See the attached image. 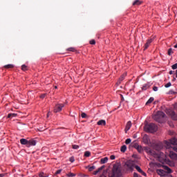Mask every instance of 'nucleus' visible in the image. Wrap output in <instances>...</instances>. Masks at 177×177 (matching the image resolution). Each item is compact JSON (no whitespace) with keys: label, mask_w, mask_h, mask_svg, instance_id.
<instances>
[{"label":"nucleus","mask_w":177,"mask_h":177,"mask_svg":"<svg viewBox=\"0 0 177 177\" xmlns=\"http://www.w3.org/2000/svg\"><path fill=\"white\" fill-rule=\"evenodd\" d=\"M163 143L168 152H169L167 155L169 156L170 158L173 160L177 158V154L175 153V152L177 153V138H171L169 141L165 140ZM171 150H174L175 152H173Z\"/></svg>","instance_id":"nucleus-1"},{"label":"nucleus","mask_w":177,"mask_h":177,"mask_svg":"<svg viewBox=\"0 0 177 177\" xmlns=\"http://www.w3.org/2000/svg\"><path fill=\"white\" fill-rule=\"evenodd\" d=\"M144 131L149 133L156 132L157 126L153 123L147 124L144 126Z\"/></svg>","instance_id":"nucleus-2"},{"label":"nucleus","mask_w":177,"mask_h":177,"mask_svg":"<svg viewBox=\"0 0 177 177\" xmlns=\"http://www.w3.org/2000/svg\"><path fill=\"white\" fill-rule=\"evenodd\" d=\"M146 152L149 155L153 156L154 158H156L158 159L162 158L164 155V153H157L156 151L151 150L150 148H147Z\"/></svg>","instance_id":"nucleus-3"},{"label":"nucleus","mask_w":177,"mask_h":177,"mask_svg":"<svg viewBox=\"0 0 177 177\" xmlns=\"http://www.w3.org/2000/svg\"><path fill=\"white\" fill-rule=\"evenodd\" d=\"M121 167L118 165H114L113 167V176L111 177H120Z\"/></svg>","instance_id":"nucleus-4"},{"label":"nucleus","mask_w":177,"mask_h":177,"mask_svg":"<svg viewBox=\"0 0 177 177\" xmlns=\"http://www.w3.org/2000/svg\"><path fill=\"white\" fill-rule=\"evenodd\" d=\"M166 116V114L164 113V112L162 111H158L156 114L153 116V120L159 123H161V120Z\"/></svg>","instance_id":"nucleus-5"},{"label":"nucleus","mask_w":177,"mask_h":177,"mask_svg":"<svg viewBox=\"0 0 177 177\" xmlns=\"http://www.w3.org/2000/svg\"><path fill=\"white\" fill-rule=\"evenodd\" d=\"M126 168L129 171H132L136 167L133 160H127L126 164Z\"/></svg>","instance_id":"nucleus-6"},{"label":"nucleus","mask_w":177,"mask_h":177,"mask_svg":"<svg viewBox=\"0 0 177 177\" xmlns=\"http://www.w3.org/2000/svg\"><path fill=\"white\" fill-rule=\"evenodd\" d=\"M167 114L168 115H170L171 118H172V120L177 121V114L175 113L174 111L173 110H167Z\"/></svg>","instance_id":"nucleus-7"},{"label":"nucleus","mask_w":177,"mask_h":177,"mask_svg":"<svg viewBox=\"0 0 177 177\" xmlns=\"http://www.w3.org/2000/svg\"><path fill=\"white\" fill-rule=\"evenodd\" d=\"M64 107V104H57L54 107V113H57L62 111V109Z\"/></svg>","instance_id":"nucleus-8"},{"label":"nucleus","mask_w":177,"mask_h":177,"mask_svg":"<svg viewBox=\"0 0 177 177\" xmlns=\"http://www.w3.org/2000/svg\"><path fill=\"white\" fill-rule=\"evenodd\" d=\"M142 141L144 142V144L148 145L149 146H150L151 145V141H150V138H149V136L147 135H144L143 138H142Z\"/></svg>","instance_id":"nucleus-9"},{"label":"nucleus","mask_w":177,"mask_h":177,"mask_svg":"<svg viewBox=\"0 0 177 177\" xmlns=\"http://www.w3.org/2000/svg\"><path fill=\"white\" fill-rule=\"evenodd\" d=\"M37 141L34 139L28 140V143L26 145L27 148H30L31 147L36 146Z\"/></svg>","instance_id":"nucleus-10"},{"label":"nucleus","mask_w":177,"mask_h":177,"mask_svg":"<svg viewBox=\"0 0 177 177\" xmlns=\"http://www.w3.org/2000/svg\"><path fill=\"white\" fill-rule=\"evenodd\" d=\"M153 42V39H149L147 40V42L145 44V46H144V50L146 49H148V48L150 46V44Z\"/></svg>","instance_id":"nucleus-11"},{"label":"nucleus","mask_w":177,"mask_h":177,"mask_svg":"<svg viewBox=\"0 0 177 177\" xmlns=\"http://www.w3.org/2000/svg\"><path fill=\"white\" fill-rule=\"evenodd\" d=\"M162 148V143L155 144V145L153 147V149L156 150L157 151L161 150Z\"/></svg>","instance_id":"nucleus-12"},{"label":"nucleus","mask_w":177,"mask_h":177,"mask_svg":"<svg viewBox=\"0 0 177 177\" xmlns=\"http://www.w3.org/2000/svg\"><path fill=\"white\" fill-rule=\"evenodd\" d=\"M135 168L136 170L138 171V172H140V174H142L143 176H146V173H145V171H143V170H142V169H140L139 166L136 165Z\"/></svg>","instance_id":"nucleus-13"},{"label":"nucleus","mask_w":177,"mask_h":177,"mask_svg":"<svg viewBox=\"0 0 177 177\" xmlns=\"http://www.w3.org/2000/svg\"><path fill=\"white\" fill-rule=\"evenodd\" d=\"M29 140L25 139V138H21L20 140H19V142L22 145H27L28 143Z\"/></svg>","instance_id":"nucleus-14"},{"label":"nucleus","mask_w":177,"mask_h":177,"mask_svg":"<svg viewBox=\"0 0 177 177\" xmlns=\"http://www.w3.org/2000/svg\"><path fill=\"white\" fill-rule=\"evenodd\" d=\"M131 128V122L129 121V122H127V126H126V129H124V131H126V133L130 130Z\"/></svg>","instance_id":"nucleus-15"},{"label":"nucleus","mask_w":177,"mask_h":177,"mask_svg":"<svg viewBox=\"0 0 177 177\" xmlns=\"http://www.w3.org/2000/svg\"><path fill=\"white\" fill-rule=\"evenodd\" d=\"M97 124L98 126H105L106 124V122L105 120H99V122H97Z\"/></svg>","instance_id":"nucleus-16"},{"label":"nucleus","mask_w":177,"mask_h":177,"mask_svg":"<svg viewBox=\"0 0 177 177\" xmlns=\"http://www.w3.org/2000/svg\"><path fill=\"white\" fill-rule=\"evenodd\" d=\"M108 162V158L105 157L104 158L100 159V163L101 164H105Z\"/></svg>","instance_id":"nucleus-17"},{"label":"nucleus","mask_w":177,"mask_h":177,"mask_svg":"<svg viewBox=\"0 0 177 177\" xmlns=\"http://www.w3.org/2000/svg\"><path fill=\"white\" fill-rule=\"evenodd\" d=\"M164 170L162 169H157L156 170V173L157 174L160 175V176H164Z\"/></svg>","instance_id":"nucleus-18"},{"label":"nucleus","mask_w":177,"mask_h":177,"mask_svg":"<svg viewBox=\"0 0 177 177\" xmlns=\"http://www.w3.org/2000/svg\"><path fill=\"white\" fill-rule=\"evenodd\" d=\"M142 4V1L139 0H136L134 3H133V6H140Z\"/></svg>","instance_id":"nucleus-19"},{"label":"nucleus","mask_w":177,"mask_h":177,"mask_svg":"<svg viewBox=\"0 0 177 177\" xmlns=\"http://www.w3.org/2000/svg\"><path fill=\"white\" fill-rule=\"evenodd\" d=\"M131 147H132L133 148L140 147V146L136 142H132Z\"/></svg>","instance_id":"nucleus-20"},{"label":"nucleus","mask_w":177,"mask_h":177,"mask_svg":"<svg viewBox=\"0 0 177 177\" xmlns=\"http://www.w3.org/2000/svg\"><path fill=\"white\" fill-rule=\"evenodd\" d=\"M13 67H15V66L12 65V64H8V65H5V66H4V68H5L6 69L12 68Z\"/></svg>","instance_id":"nucleus-21"},{"label":"nucleus","mask_w":177,"mask_h":177,"mask_svg":"<svg viewBox=\"0 0 177 177\" xmlns=\"http://www.w3.org/2000/svg\"><path fill=\"white\" fill-rule=\"evenodd\" d=\"M154 100L153 97H151L148 100V101H147L146 102V105H148L149 104H151Z\"/></svg>","instance_id":"nucleus-22"},{"label":"nucleus","mask_w":177,"mask_h":177,"mask_svg":"<svg viewBox=\"0 0 177 177\" xmlns=\"http://www.w3.org/2000/svg\"><path fill=\"white\" fill-rule=\"evenodd\" d=\"M120 151H121V152H122V153H125L126 151H127V146H126V145L122 146Z\"/></svg>","instance_id":"nucleus-23"},{"label":"nucleus","mask_w":177,"mask_h":177,"mask_svg":"<svg viewBox=\"0 0 177 177\" xmlns=\"http://www.w3.org/2000/svg\"><path fill=\"white\" fill-rule=\"evenodd\" d=\"M16 116H17V114L15 113H10L8 115V118H15Z\"/></svg>","instance_id":"nucleus-24"},{"label":"nucleus","mask_w":177,"mask_h":177,"mask_svg":"<svg viewBox=\"0 0 177 177\" xmlns=\"http://www.w3.org/2000/svg\"><path fill=\"white\" fill-rule=\"evenodd\" d=\"M165 171H167V173H168V174H171V169H169V167L165 166Z\"/></svg>","instance_id":"nucleus-25"},{"label":"nucleus","mask_w":177,"mask_h":177,"mask_svg":"<svg viewBox=\"0 0 177 177\" xmlns=\"http://www.w3.org/2000/svg\"><path fill=\"white\" fill-rule=\"evenodd\" d=\"M149 88V85L147 84H145L142 86V90L143 91H147Z\"/></svg>","instance_id":"nucleus-26"},{"label":"nucleus","mask_w":177,"mask_h":177,"mask_svg":"<svg viewBox=\"0 0 177 177\" xmlns=\"http://www.w3.org/2000/svg\"><path fill=\"white\" fill-rule=\"evenodd\" d=\"M84 156L86 158H88L91 156V152L87 151L84 152Z\"/></svg>","instance_id":"nucleus-27"},{"label":"nucleus","mask_w":177,"mask_h":177,"mask_svg":"<svg viewBox=\"0 0 177 177\" xmlns=\"http://www.w3.org/2000/svg\"><path fill=\"white\" fill-rule=\"evenodd\" d=\"M21 70L24 71H26L28 70V66H26V65H22Z\"/></svg>","instance_id":"nucleus-28"},{"label":"nucleus","mask_w":177,"mask_h":177,"mask_svg":"<svg viewBox=\"0 0 177 177\" xmlns=\"http://www.w3.org/2000/svg\"><path fill=\"white\" fill-rule=\"evenodd\" d=\"M67 51H71V52H75V48L73 47H70L67 49Z\"/></svg>","instance_id":"nucleus-29"},{"label":"nucleus","mask_w":177,"mask_h":177,"mask_svg":"<svg viewBox=\"0 0 177 177\" xmlns=\"http://www.w3.org/2000/svg\"><path fill=\"white\" fill-rule=\"evenodd\" d=\"M168 55H171L173 54V50H172V48H169L168 50V53H167Z\"/></svg>","instance_id":"nucleus-30"},{"label":"nucleus","mask_w":177,"mask_h":177,"mask_svg":"<svg viewBox=\"0 0 177 177\" xmlns=\"http://www.w3.org/2000/svg\"><path fill=\"white\" fill-rule=\"evenodd\" d=\"M135 149H137L138 151L140 152V153L142 151V147H136Z\"/></svg>","instance_id":"nucleus-31"},{"label":"nucleus","mask_w":177,"mask_h":177,"mask_svg":"<svg viewBox=\"0 0 177 177\" xmlns=\"http://www.w3.org/2000/svg\"><path fill=\"white\" fill-rule=\"evenodd\" d=\"M67 176H68V177H74V176H75V174H73V173H68V174H67Z\"/></svg>","instance_id":"nucleus-32"},{"label":"nucleus","mask_w":177,"mask_h":177,"mask_svg":"<svg viewBox=\"0 0 177 177\" xmlns=\"http://www.w3.org/2000/svg\"><path fill=\"white\" fill-rule=\"evenodd\" d=\"M89 44H90V45H95V44H96V42L95 41L94 39H91V40H90Z\"/></svg>","instance_id":"nucleus-33"},{"label":"nucleus","mask_w":177,"mask_h":177,"mask_svg":"<svg viewBox=\"0 0 177 177\" xmlns=\"http://www.w3.org/2000/svg\"><path fill=\"white\" fill-rule=\"evenodd\" d=\"M126 74H124L121 76L120 79H119V81L122 82L124 79L125 78Z\"/></svg>","instance_id":"nucleus-34"},{"label":"nucleus","mask_w":177,"mask_h":177,"mask_svg":"<svg viewBox=\"0 0 177 177\" xmlns=\"http://www.w3.org/2000/svg\"><path fill=\"white\" fill-rule=\"evenodd\" d=\"M131 138H127V140H126V144L127 145H129V144H131Z\"/></svg>","instance_id":"nucleus-35"},{"label":"nucleus","mask_w":177,"mask_h":177,"mask_svg":"<svg viewBox=\"0 0 177 177\" xmlns=\"http://www.w3.org/2000/svg\"><path fill=\"white\" fill-rule=\"evenodd\" d=\"M170 86H171V82H168L167 84L165 85V88H169Z\"/></svg>","instance_id":"nucleus-36"},{"label":"nucleus","mask_w":177,"mask_h":177,"mask_svg":"<svg viewBox=\"0 0 177 177\" xmlns=\"http://www.w3.org/2000/svg\"><path fill=\"white\" fill-rule=\"evenodd\" d=\"M72 147L73 149H78V148H80V147L77 145H73Z\"/></svg>","instance_id":"nucleus-37"},{"label":"nucleus","mask_w":177,"mask_h":177,"mask_svg":"<svg viewBox=\"0 0 177 177\" xmlns=\"http://www.w3.org/2000/svg\"><path fill=\"white\" fill-rule=\"evenodd\" d=\"M39 176V177H47V175H46L44 173H40Z\"/></svg>","instance_id":"nucleus-38"},{"label":"nucleus","mask_w":177,"mask_h":177,"mask_svg":"<svg viewBox=\"0 0 177 177\" xmlns=\"http://www.w3.org/2000/svg\"><path fill=\"white\" fill-rule=\"evenodd\" d=\"M81 117H82V118H86V114L85 113H82Z\"/></svg>","instance_id":"nucleus-39"},{"label":"nucleus","mask_w":177,"mask_h":177,"mask_svg":"<svg viewBox=\"0 0 177 177\" xmlns=\"http://www.w3.org/2000/svg\"><path fill=\"white\" fill-rule=\"evenodd\" d=\"M69 160H70L71 162H75V159H74L73 157H71Z\"/></svg>","instance_id":"nucleus-40"},{"label":"nucleus","mask_w":177,"mask_h":177,"mask_svg":"<svg viewBox=\"0 0 177 177\" xmlns=\"http://www.w3.org/2000/svg\"><path fill=\"white\" fill-rule=\"evenodd\" d=\"M94 169H95V167L94 166L90 167L89 169H88L89 171H92Z\"/></svg>","instance_id":"nucleus-41"},{"label":"nucleus","mask_w":177,"mask_h":177,"mask_svg":"<svg viewBox=\"0 0 177 177\" xmlns=\"http://www.w3.org/2000/svg\"><path fill=\"white\" fill-rule=\"evenodd\" d=\"M172 69L174 70L177 69V64L172 65Z\"/></svg>","instance_id":"nucleus-42"},{"label":"nucleus","mask_w":177,"mask_h":177,"mask_svg":"<svg viewBox=\"0 0 177 177\" xmlns=\"http://www.w3.org/2000/svg\"><path fill=\"white\" fill-rule=\"evenodd\" d=\"M46 94H42V95H40V98H41V99H44V98L46 97Z\"/></svg>","instance_id":"nucleus-43"},{"label":"nucleus","mask_w":177,"mask_h":177,"mask_svg":"<svg viewBox=\"0 0 177 177\" xmlns=\"http://www.w3.org/2000/svg\"><path fill=\"white\" fill-rule=\"evenodd\" d=\"M110 159H111V160H115V156L114 155H111V156H110Z\"/></svg>","instance_id":"nucleus-44"},{"label":"nucleus","mask_w":177,"mask_h":177,"mask_svg":"<svg viewBox=\"0 0 177 177\" xmlns=\"http://www.w3.org/2000/svg\"><path fill=\"white\" fill-rule=\"evenodd\" d=\"M104 166L100 167L99 169H97V171H101L102 169H104Z\"/></svg>","instance_id":"nucleus-45"},{"label":"nucleus","mask_w":177,"mask_h":177,"mask_svg":"<svg viewBox=\"0 0 177 177\" xmlns=\"http://www.w3.org/2000/svg\"><path fill=\"white\" fill-rule=\"evenodd\" d=\"M153 91H158V88L156 87V86H154V87L153 88Z\"/></svg>","instance_id":"nucleus-46"},{"label":"nucleus","mask_w":177,"mask_h":177,"mask_svg":"<svg viewBox=\"0 0 177 177\" xmlns=\"http://www.w3.org/2000/svg\"><path fill=\"white\" fill-rule=\"evenodd\" d=\"M61 172H62V170H61V169L57 170L56 174H60Z\"/></svg>","instance_id":"nucleus-47"},{"label":"nucleus","mask_w":177,"mask_h":177,"mask_svg":"<svg viewBox=\"0 0 177 177\" xmlns=\"http://www.w3.org/2000/svg\"><path fill=\"white\" fill-rule=\"evenodd\" d=\"M174 73V71H170L169 74L172 75Z\"/></svg>","instance_id":"nucleus-48"},{"label":"nucleus","mask_w":177,"mask_h":177,"mask_svg":"<svg viewBox=\"0 0 177 177\" xmlns=\"http://www.w3.org/2000/svg\"><path fill=\"white\" fill-rule=\"evenodd\" d=\"M99 172H100V171H99V170H97V171H95L94 174L96 175V174H98Z\"/></svg>","instance_id":"nucleus-49"},{"label":"nucleus","mask_w":177,"mask_h":177,"mask_svg":"<svg viewBox=\"0 0 177 177\" xmlns=\"http://www.w3.org/2000/svg\"><path fill=\"white\" fill-rule=\"evenodd\" d=\"M4 176H5V174H0V177H4Z\"/></svg>","instance_id":"nucleus-50"},{"label":"nucleus","mask_w":177,"mask_h":177,"mask_svg":"<svg viewBox=\"0 0 177 177\" xmlns=\"http://www.w3.org/2000/svg\"><path fill=\"white\" fill-rule=\"evenodd\" d=\"M134 177H138V174L137 173H134Z\"/></svg>","instance_id":"nucleus-51"},{"label":"nucleus","mask_w":177,"mask_h":177,"mask_svg":"<svg viewBox=\"0 0 177 177\" xmlns=\"http://www.w3.org/2000/svg\"><path fill=\"white\" fill-rule=\"evenodd\" d=\"M174 48H177V43L175 46H174Z\"/></svg>","instance_id":"nucleus-52"},{"label":"nucleus","mask_w":177,"mask_h":177,"mask_svg":"<svg viewBox=\"0 0 177 177\" xmlns=\"http://www.w3.org/2000/svg\"><path fill=\"white\" fill-rule=\"evenodd\" d=\"M176 77L177 78V69L176 71Z\"/></svg>","instance_id":"nucleus-53"},{"label":"nucleus","mask_w":177,"mask_h":177,"mask_svg":"<svg viewBox=\"0 0 177 177\" xmlns=\"http://www.w3.org/2000/svg\"><path fill=\"white\" fill-rule=\"evenodd\" d=\"M175 80H176V78H175V77H174L173 81H175Z\"/></svg>","instance_id":"nucleus-54"},{"label":"nucleus","mask_w":177,"mask_h":177,"mask_svg":"<svg viewBox=\"0 0 177 177\" xmlns=\"http://www.w3.org/2000/svg\"><path fill=\"white\" fill-rule=\"evenodd\" d=\"M55 88H57V86H55Z\"/></svg>","instance_id":"nucleus-55"},{"label":"nucleus","mask_w":177,"mask_h":177,"mask_svg":"<svg viewBox=\"0 0 177 177\" xmlns=\"http://www.w3.org/2000/svg\"><path fill=\"white\" fill-rule=\"evenodd\" d=\"M48 117V114H47Z\"/></svg>","instance_id":"nucleus-56"},{"label":"nucleus","mask_w":177,"mask_h":177,"mask_svg":"<svg viewBox=\"0 0 177 177\" xmlns=\"http://www.w3.org/2000/svg\"><path fill=\"white\" fill-rule=\"evenodd\" d=\"M176 106H177V104H176Z\"/></svg>","instance_id":"nucleus-57"},{"label":"nucleus","mask_w":177,"mask_h":177,"mask_svg":"<svg viewBox=\"0 0 177 177\" xmlns=\"http://www.w3.org/2000/svg\"><path fill=\"white\" fill-rule=\"evenodd\" d=\"M170 177H172V176H170Z\"/></svg>","instance_id":"nucleus-58"}]
</instances>
